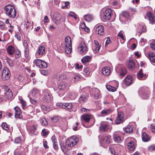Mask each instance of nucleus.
Here are the masks:
<instances>
[{"label":"nucleus","mask_w":155,"mask_h":155,"mask_svg":"<svg viewBox=\"0 0 155 155\" xmlns=\"http://www.w3.org/2000/svg\"><path fill=\"white\" fill-rule=\"evenodd\" d=\"M52 99L51 95L48 92L45 93L43 97V101L45 102H50Z\"/></svg>","instance_id":"14"},{"label":"nucleus","mask_w":155,"mask_h":155,"mask_svg":"<svg viewBox=\"0 0 155 155\" xmlns=\"http://www.w3.org/2000/svg\"><path fill=\"white\" fill-rule=\"evenodd\" d=\"M58 77L60 80L64 79L67 78L66 75L64 74H61L59 75Z\"/></svg>","instance_id":"46"},{"label":"nucleus","mask_w":155,"mask_h":155,"mask_svg":"<svg viewBox=\"0 0 155 155\" xmlns=\"http://www.w3.org/2000/svg\"><path fill=\"white\" fill-rule=\"evenodd\" d=\"M113 137L114 140L116 143H119L121 141V137L116 133H115L113 134Z\"/></svg>","instance_id":"20"},{"label":"nucleus","mask_w":155,"mask_h":155,"mask_svg":"<svg viewBox=\"0 0 155 155\" xmlns=\"http://www.w3.org/2000/svg\"><path fill=\"white\" fill-rule=\"evenodd\" d=\"M85 20L87 21H90L93 19V17L91 15H86L84 16Z\"/></svg>","instance_id":"35"},{"label":"nucleus","mask_w":155,"mask_h":155,"mask_svg":"<svg viewBox=\"0 0 155 155\" xmlns=\"http://www.w3.org/2000/svg\"><path fill=\"white\" fill-rule=\"evenodd\" d=\"M5 13L8 16L12 18H15L16 15V12L14 7L12 5H8L4 7Z\"/></svg>","instance_id":"1"},{"label":"nucleus","mask_w":155,"mask_h":155,"mask_svg":"<svg viewBox=\"0 0 155 155\" xmlns=\"http://www.w3.org/2000/svg\"><path fill=\"white\" fill-rule=\"evenodd\" d=\"M65 46V52L68 54H70L71 51V44L64 45Z\"/></svg>","instance_id":"26"},{"label":"nucleus","mask_w":155,"mask_h":155,"mask_svg":"<svg viewBox=\"0 0 155 155\" xmlns=\"http://www.w3.org/2000/svg\"><path fill=\"white\" fill-rule=\"evenodd\" d=\"M34 63H35L36 65L40 68H45L47 67V63L43 61L40 59H37L36 61L34 60Z\"/></svg>","instance_id":"7"},{"label":"nucleus","mask_w":155,"mask_h":155,"mask_svg":"<svg viewBox=\"0 0 155 155\" xmlns=\"http://www.w3.org/2000/svg\"><path fill=\"white\" fill-rule=\"evenodd\" d=\"M68 86V83L65 81L60 82L58 86L59 91H63L65 90Z\"/></svg>","instance_id":"11"},{"label":"nucleus","mask_w":155,"mask_h":155,"mask_svg":"<svg viewBox=\"0 0 155 155\" xmlns=\"http://www.w3.org/2000/svg\"><path fill=\"white\" fill-rule=\"evenodd\" d=\"M91 116L90 115L83 114L81 116V119L83 120L85 122H88L91 119Z\"/></svg>","instance_id":"24"},{"label":"nucleus","mask_w":155,"mask_h":155,"mask_svg":"<svg viewBox=\"0 0 155 155\" xmlns=\"http://www.w3.org/2000/svg\"><path fill=\"white\" fill-rule=\"evenodd\" d=\"M8 53L10 55H12L15 52V48L12 45L9 46L7 49Z\"/></svg>","instance_id":"25"},{"label":"nucleus","mask_w":155,"mask_h":155,"mask_svg":"<svg viewBox=\"0 0 155 155\" xmlns=\"http://www.w3.org/2000/svg\"><path fill=\"white\" fill-rule=\"evenodd\" d=\"M3 89L5 91V92L4 93V97L6 99H10L13 96V93L12 91L7 86H4Z\"/></svg>","instance_id":"6"},{"label":"nucleus","mask_w":155,"mask_h":155,"mask_svg":"<svg viewBox=\"0 0 155 155\" xmlns=\"http://www.w3.org/2000/svg\"><path fill=\"white\" fill-rule=\"evenodd\" d=\"M112 11L110 9H106L104 13L103 18L105 20H109L111 18Z\"/></svg>","instance_id":"10"},{"label":"nucleus","mask_w":155,"mask_h":155,"mask_svg":"<svg viewBox=\"0 0 155 155\" xmlns=\"http://www.w3.org/2000/svg\"><path fill=\"white\" fill-rule=\"evenodd\" d=\"M142 140L144 142L149 141L150 139V137L145 132H143L142 134Z\"/></svg>","instance_id":"22"},{"label":"nucleus","mask_w":155,"mask_h":155,"mask_svg":"<svg viewBox=\"0 0 155 155\" xmlns=\"http://www.w3.org/2000/svg\"><path fill=\"white\" fill-rule=\"evenodd\" d=\"M150 46L153 50L155 51V41H153L150 44Z\"/></svg>","instance_id":"56"},{"label":"nucleus","mask_w":155,"mask_h":155,"mask_svg":"<svg viewBox=\"0 0 155 155\" xmlns=\"http://www.w3.org/2000/svg\"><path fill=\"white\" fill-rule=\"evenodd\" d=\"M40 121L42 125L46 126L48 124L47 120L44 117L41 118Z\"/></svg>","instance_id":"36"},{"label":"nucleus","mask_w":155,"mask_h":155,"mask_svg":"<svg viewBox=\"0 0 155 155\" xmlns=\"http://www.w3.org/2000/svg\"><path fill=\"white\" fill-rule=\"evenodd\" d=\"M45 52V48L43 45L40 46L38 51V53L39 55H42Z\"/></svg>","instance_id":"30"},{"label":"nucleus","mask_w":155,"mask_h":155,"mask_svg":"<svg viewBox=\"0 0 155 155\" xmlns=\"http://www.w3.org/2000/svg\"><path fill=\"white\" fill-rule=\"evenodd\" d=\"M78 94L74 92H71L69 93L68 95L69 97L71 99H74L77 96Z\"/></svg>","instance_id":"34"},{"label":"nucleus","mask_w":155,"mask_h":155,"mask_svg":"<svg viewBox=\"0 0 155 155\" xmlns=\"http://www.w3.org/2000/svg\"><path fill=\"white\" fill-rule=\"evenodd\" d=\"M36 128L34 126H31L30 128V132L31 134L34 135H36L37 132H36Z\"/></svg>","instance_id":"39"},{"label":"nucleus","mask_w":155,"mask_h":155,"mask_svg":"<svg viewBox=\"0 0 155 155\" xmlns=\"http://www.w3.org/2000/svg\"><path fill=\"white\" fill-rule=\"evenodd\" d=\"M29 52V51L28 50V48H25V57H28Z\"/></svg>","instance_id":"57"},{"label":"nucleus","mask_w":155,"mask_h":155,"mask_svg":"<svg viewBox=\"0 0 155 155\" xmlns=\"http://www.w3.org/2000/svg\"><path fill=\"white\" fill-rule=\"evenodd\" d=\"M91 56H86L83 57L81 59V61L84 64H85L87 62H88L91 59Z\"/></svg>","instance_id":"29"},{"label":"nucleus","mask_w":155,"mask_h":155,"mask_svg":"<svg viewBox=\"0 0 155 155\" xmlns=\"http://www.w3.org/2000/svg\"><path fill=\"white\" fill-rule=\"evenodd\" d=\"M21 103L22 107L24 108L26 107V102L23 100H20Z\"/></svg>","instance_id":"54"},{"label":"nucleus","mask_w":155,"mask_h":155,"mask_svg":"<svg viewBox=\"0 0 155 155\" xmlns=\"http://www.w3.org/2000/svg\"><path fill=\"white\" fill-rule=\"evenodd\" d=\"M111 42V41L110 38L109 37H108L105 44V47H106L107 46V45L110 43Z\"/></svg>","instance_id":"60"},{"label":"nucleus","mask_w":155,"mask_h":155,"mask_svg":"<svg viewBox=\"0 0 155 155\" xmlns=\"http://www.w3.org/2000/svg\"><path fill=\"white\" fill-rule=\"evenodd\" d=\"M128 68L132 69L135 68V64L134 62L132 60H129L127 64Z\"/></svg>","instance_id":"33"},{"label":"nucleus","mask_w":155,"mask_h":155,"mask_svg":"<svg viewBox=\"0 0 155 155\" xmlns=\"http://www.w3.org/2000/svg\"><path fill=\"white\" fill-rule=\"evenodd\" d=\"M2 127L4 129L7 131L8 130L9 127L8 125L6 123H3L2 124Z\"/></svg>","instance_id":"47"},{"label":"nucleus","mask_w":155,"mask_h":155,"mask_svg":"<svg viewBox=\"0 0 155 155\" xmlns=\"http://www.w3.org/2000/svg\"><path fill=\"white\" fill-rule=\"evenodd\" d=\"M71 44L72 42L70 37L69 36L65 37V38L64 45Z\"/></svg>","instance_id":"37"},{"label":"nucleus","mask_w":155,"mask_h":155,"mask_svg":"<svg viewBox=\"0 0 155 155\" xmlns=\"http://www.w3.org/2000/svg\"><path fill=\"white\" fill-rule=\"evenodd\" d=\"M111 110L110 109L104 110L101 112V114L103 116L105 115L110 113Z\"/></svg>","instance_id":"42"},{"label":"nucleus","mask_w":155,"mask_h":155,"mask_svg":"<svg viewBox=\"0 0 155 155\" xmlns=\"http://www.w3.org/2000/svg\"><path fill=\"white\" fill-rule=\"evenodd\" d=\"M14 109L15 111V117L19 118H22V116L20 110L18 107H15Z\"/></svg>","instance_id":"18"},{"label":"nucleus","mask_w":155,"mask_h":155,"mask_svg":"<svg viewBox=\"0 0 155 155\" xmlns=\"http://www.w3.org/2000/svg\"><path fill=\"white\" fill-rule=\"evenodd\" d=\"M119 72L120 76L123 77L126 75L127 71L125 68L122 67L120 69Z\"/></svg>","instance_id":"27"},{"label":"nucleus","mask_w":155,"mask_h":155,"mask_svg":"<svg viewBox=\"0 0 155 155\" xmlns=\"http://www.w3.org/2000/svg\"><path fill=\"white\" fill-rule=\"evenodd\" d=\"M117 36L120 37L122 39L124 40V37L123 33L120 31L118 34Z\"/></svg>","instance_id":"62"},{"label":"nucleus","mask_w":155,"mask_h":155,"mask_svg":"<svg viewBox=\"0 0 155 155\" xmlns=\"http://www.w3.org/2000/svg\"><path fill=\"white\" fill-rule=\"evenodd\" d=\"M139 93L141 94L143 99H147L149 97L150 92L147 87L142 88L139 91Z\"/></svg>","instance_id":"4"},{"label":"nucleus","mask_w":155,"mask_h":155,"mask_svg":"<svg viewBox=\"0 0 155 155\" xmlns=\"http://www.w3.org/2000/svg\"><path fill=\"white\" fill-rule=\"evenodd\" d=\"M123 113L122 111L119 112L116 119L115 121V124H118L123 122L124 119Z\"/></svg>","instance_id":"8"},{"label":"nucleus","mask_w":155,"mask_h":155,"mask_svg":"<svg viewBox=\"0 0 155 155\" xmlns=\"http://www.w3.org/2000/svg\"><path fill=\"white\" fill-rule=\"evenodd\" d=\"M61 147L62 151L65 153L67 152V149L64 143H61L60 144Z\"/></svg>","instance_id":"41"},{"label":"nucleus","mask_w":155,"mask_h":155,"mask_svg":"<svg viewBox=\"0 0 155 155\" xmlns=\"http://www.w3.org/2000/svg\"><path fill=\"white\" fill-rule=\"evenodd\" d=\"M92 92L91 95L95 99H97L100 97V91L97 88H94L92 89Z\"/></svg>","instance_id":"12"},{"label":"nucleus","mask_w":155,"mask_h":155,"mask_svg":"<svg viewBox=\"0 0 155 155\" xmlns=\"http://www.w3.org/2000/svg\"><path fill=\"white\" fill-rule=\"evenodd\" d=\"M21 138L19 137L15 139V142L16 143H19L21 142Z\"/></svg>","instance_id":"55"},{"label":"nucleus","mask_w":155,"mask_h":155,"mask_svg":"<svg viewBox=\"0 0 155 155\" xmlns=\"http://www.w3.org/2000/svg\"><path fill=\"white\" fill-rule=\"evenodd\" d=\"M23 45L25 47V48H28V44L26 41L24 40L23 42Z\"/></svg>","instance_id":"64"},{"label":"nucleus","mask_w":155,"mask_h":155,"mask_svg":"<svg viewBox=\"0 0 155 155\" xmlns=\"http://www.w3.org/2000/svg\"><path fill=\"white\" fill-rule=\"evenodd\" d=\"M100 129L102 131H106L109 129V126L107 124L102 122L100 124Z\"/></svg>","instance_id":"17"},{"label":"nucleus","mask_w":155,"mask_h":155,"mask_svg":"<svg viewBox=\"0 0 155 155\" xmlns=\"http://www.w3.org/2000/svg\"><path fill=\"white\" fill-rule=\"evenodd\" d=\"M64 108H67L68 110H70L72 108L73 106L72 104L71 103H67L65 104V106H63Z\"/></svg>","instance_id":"38"},{"label":"nucleus","mask_w":155,"mask_h":155,"mask_svg":"<svg viewBox=\"0 0 155 155\" xmlns=\"http://www.w3.org/2000/svg\"><path fill=\"white\" fill-rule=\"evenodd\" d=\"M133 125H129L127 127H125V130L127 133H131L133 132Z\"/></svg>","instance_id":"31"},{"label":"nucleus","mask_w":155,"mask_h":155,"mask_svg":"<svg viewBox=\"0 0 155 155\" xmlns=\"http://www.w3.org/2000/svg\"><path fill=\"white\" fill-rule=\"evenodd\" d=\"M95 32L101 35H104V32L103 26L101 25L97 26Z\"/></svg>","instance_id":"15"},{"label":"nucleus","mask_w":155,"mask_h":155,"mask_svg":"<svg viewBox=\"0 0 155 155\" xmlns=\"http://www.w3.org/2000/svg\"><path fill=\"white\" fill-rule=\"evenodd\" d=\"M120 15L124 17L128 20L130 19V15L129 13L126 11H123L120 14Z\"/></svg>","instance_id":"32"},{"label":"nucleus","mask_w":155,"mask_h":155,"mask_svg":"<svg viewBox=\"0 0 155 155\" xmlns=\"http://www.w3.org/2000/svg\"><path fill=\"white\" fill-rule=\"evenodd\" d=\"M10 75V72L9 69L7 67H4L1 74L2 78L4 80H8Z\"/></svg>","instance_id":"5"},{"label":"nucleus","mask_w":155,"mask_h":155,"mask_svg":"<svg viewBox=\"0 0 155 155\" xmlns=\"http://www.w3.org/2000/svg\"><path fill=\"white\" fill-rule=\"evenodd\" d=\"M70 4V2H64L65 5L62 6V9H65L68 8V6Z\"/></svg>","instance_id":"52"},{"label":"nucleus","mask_w":155,"mask_h":155,"mask_svg":"<svg viewBox=\"0 0 155 155\" xmlns=\"http://www.w3.org/2000/svg\"><path fill=\"white\" fill-rule=\"evenodd\" d=\"M47 142L46 141H43V145L45 148L47 149L48 148V147L47 145Z\"/></svg>","instance_id":"63"},{"label":"nucleus","mask_w":155,"mask_h":155,"mask_svg":"<svg viewBox=\"0 0 155 155\" xmlns=\"http://www.w3.org/2000/svg\"><path fill=\"white\" fill-rule=\"evenodd\" d=\"M80 78V76L78 74L74 75V81L75 82H77L79 80Z\"/></svg>","instance_id":"45"},{"label":"nucleus","mask_w":155,"mask_h":155,"mask_svg":"<svg viewBox=\"0 0 155 155\" xmlns=\"http://www.w3.org/2000/svg\"><path fill=\"white\" fill-rule=\"evenodd\" d=\"M24 153L21 151L15 152L14 153V155H24Z\"/></svg>","instance_id":"61"},{"label":"nucleus","mask_w":155,"mask_h":155,"mask_svg":"<svg viewBox=\"0 0 155 155\" xmlns=\"http://www.w3.org/2000/svg\"><path fill=\"white\" fill-rule=\"evenodd\" d=\"M100 142L101 145L105 147L112 143L111 136L108 135L104 136L101 140Z\"/></svg>","instance_id":"2"},{"label":"nucleus","mask_w":155,"mask_h":155,"mask_svg":"<svg viewBox=\"0 0 155 155\" xmlns=\"http://www.w3.org/2000/svg\"><path fill=\"white\" fill-rule=\"evenodd\" d=\"M88 98V96L86 94H83L80 97L79 101L80 103H84L87 101Z\"/></svg>","instance_id":"19"},{"label":"nucleus","mask_w":155,"mask_h":155,"mask_svg":"<svg viewBox=\"0 0 155 155\" xmlns=\"http://www.w3.org/2000/svg\"><path fill=\"white\" fill-rule=\"evenodd\" d=\"M59 118L58 117L55 116L51 119V120L54 122H57L58 121Z\"/></svg>","instance_id":"53"},{"label":"nucleus","mask_w":155,"mask_h":155,"mask_svg":"<svg viewBox=\"0 0 155 155\" xmlns=\"http://www.w3.org/2000/svg\"><path fill=\"white\" fill-rule=\"evenodd\" d=\"M106 88L108 90L111 91H114L116 90L115 87L109 85H106Z\"/></svg>","instance_id":"43"},{"label":"nucleus","mask_w":155,"mask_h":155,"mask_svg":"<svg viewBox=\"0 0 155 155\" xmlns=\"http://www.w3.org/2000/svg\"><path fill=\"white\" fill-rule=\"evenodd\" d=\"M137 77L139 79H141L143 78H146V74L143 73V70L140 69L137 73Z\"/></svg>","instance_id":"23"},{"label":"nucleus","mask_w":155,"mask_h":155,"mask_svg":"<svg viewBox=\"0 0 155 155\" xmlns=\"http://www.w3.org/2000/svg\"><path fill=\"white\" fill-rule=\"evenodd\" d=\"M148 150L150 151H152L153 150L155 151V145H151L148 147Z\"/></svg>","instance_id":"48"},{"label":"nucleus","mask_w":155,"mask_h":155,"mask_svg":"<svg viewBox=\"0 0 155 155\" xmlns=\"http://www.w3.org/2000/svg\"><path fill=\"white\" fill-rule=\"evenodd\" d=\"M15 58H19L20 56V52L18 49L17 50L15 51Z\"/></svg>","instance_id":"49"},{"label":"nucleus","mask_w":155,"mask_h":155,"mask_svg":"<svg viewBox=\"0 0 155 155\" xmlns=\"http://www.w3.org/2000/svg\"><path fill=\"white\" fill-rule=\"evenodd\" d=\"M150 128L152 131L153 133L155 132V124H151L150 125Z\"/></svg>","instance_id":"58"},{"label":"nucleus","mask_w":155,"mask_h":155,"mask_svg":"<svg viewBox=\"0 0 155 155\" xmlns=\"http://www.w3.org/2000/svg\"><path fill=\"white\" fill-rule=\"evenodd\" d=\"M123 82L127 86H130L133 83L132 78L131 76H127L124 79Z\"/></svg>","instance_id":"13"},{"label":"nucleus","mask_w":155,"mask_h":155,"mask_svg":"<svg viewBox=\"0 0 155 155\" xmlns=\"http://www.w3.org/2000/svg\"><path fill=\"white\" fill-rule=\"evenodd\" d=\"M128 147L130 150H133L134 148V143L133 141H130L128 143Z\"/></svg>","instance_id":"40"},{"label":"nucleus","mask_w":155,"mask_h":155,"mask_svg":"<svg viewBox=\"0 0 155 155\" xmlns=\"http://www.w3.org/2000/svg\"><path fill=\"white\" fill-rule=\"evenodd\" d=\"M41 107L42 109L45 111H49L50 110V109L48 107L44 105H41Z\"/></svg>","instance_id":"44"},{"label":"nucleus","mask_w":155,"mask_h":155,"mask_svg":"<svg viewBox=\"0 0 155 155\" xmlns=\"http://www.w3.org/2000/svg\"><path fill=\"white\" fill-rule=\"evenodd\" d=\"M61 18V16L60 14L58 13H55L54 15V21L56 24L59 22Z\"/></svg>","instance_id":"21"},{"label":"nucleus","mask_w":155,"mask_h":155,"mask_svg":"<svg viewBox=\"0 0 155 155\" xmlns=\"http://www.w3.org/2000/svg\"><path fill=\"white\" fill-rule=\"evenodd\" d=\"M87 47L84 41H81L78 47V51L79 52L82 54L85 52L87 51Z\"/></svg>","instance_id":"9"},{"label":"nucleus","mask_w":155,"mask_h":155,"mask_svg":"<svg viewBox=\"0 0 155 155\" xmlns=\"http://www.w3.org/2000/svg\"><path fill=\"white\" fill-rule=\"evenodd\" d=\"M78 142V138L76 136L70 137L67 140L66 144L69 147H72Z\"/></svg>","instance_id":"3"},{"label":"nucleus","mask_w":155,"mask_h":155,"mask_svg":"<svg viewBox=\"0 0 155 155\" xmlns=\"http://www.w3.org/2000/svg\"><path fill=\"white\" fill-rule=\"evenodd\" d=\"M42 132L43 133V135L44 136H45L48 135L49 133L47 131H46V130L45 129H43Z\"/></svg>","instance_id":"59"},{"label":"nucleus","mask_w":155,"mask_h":155,"mask_svg":"<svg viewBox=\"0 0 155 155\" xmlns=\"http://www.w3.org/2000/svg\"><path fill=\"white\" fill-rule=\"evenodd\" d=\"M147 16L149 18L150 23L152 24H155V17L153 15L149 12L147 13Z\"/></svg>","instance_id":"16"},{"label":"nucleus","mask_w":155,"mask_h":155,"mask_svg":"<svg viewBox=\"0 0 155 155\" xmlns=\"http://www.w3.org/2000/svg\"><path fill=\"white\" fill-rule=\"evenodd\" d=\"M103 74L105 75H108L110 73V71L108 67H105L103 68L102 71Z\"/></svg>","instance_id":"28"},{"label":"nucleus","mask_w":155,"mask_h":155,"mask_svg":"<svg viewBox=\"0 0 155 155\" xmlns=\"http://www.w3.org/2000/svg\"><path fill=\"white\" fill-rule=\"evenodd\" d=\"M5 24L2 22H0V28L1 30H5Z\"/></svg>","instance_id":"50"},{"label":"nucleus","mask_w":155,"mask_h":155,"mask_svg":"<svg viewBox=\"0 0 155 155\" xmlns=\"http://www.w3.org/2000/svg\"><path fill=\"white\" fill-rule=\"evenodd\" d=\"M69 15L70 16L74 18L75 19H77L76 15L74 12H70L69 13Z\"/></svg>","instance_id":"51"}]
</instances>
